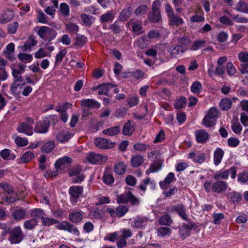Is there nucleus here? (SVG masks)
Wrapping results in <instances>:
<instances>
[{
	"label": "nucleus",
	"mask_w": 248,
	"mask_h": 248,
	"mask_svg": "<svg viewBox=\"0 0 248 248\" xmlns=\"http://www.w3.org/2000/svg\"><path fill=\"white\" fill-rule=\"evenodd\" d=\"M203 187L207 192L212 191L217 193H221L225 192L228 188V185L226 181L217 180L212 185L209 181H205Z\"/></svg>",
	"instance_id": "nucleus-1"
},
{
	"label": "nucleus",
	"mask_w": 248,
	"mask_h": 248,
	"mask_svg": "<svg viewBox=\"0 0 248 248\" xmlns=\"http://www.w3.org/2000/svg\"><path fill=\"white\" fill-rule=\"evenodd\" d=\"M4 234H9L8 240L11 244L20 243L24 239V235L20 226H16L13 229L7 228L3 229Z\"/></svg>",
	"instance_id": "nucleus-2"
},
{
	"label": "nucleus",
	"mask_w": 248,
	"mask_h": 248,
	"mask_svg": "<svg viewBox=\"0 0 248 248\" xmlns=\"http://www.w3.org/2000/svg\"><path fill=\"white\" fill-rule=\"evenodd\" d=\"M38 35L44 40L50 42L57 35V32L52 28L46 26L41 27L38 31Z\"/></svg>",
	"instance_id": "nucleus-3"
},
{
	"label": "nucleus",
	"mask_w": 248,
	"mask_h": 248,
	"mask_svg": "<svg viewBox=\"0 0 248 248\" xmlns=\"http://www.w3.org/2000/svg\"><path fill=\"white\" fill-rule=\"evenodd\" d=\"M160 1L159 0H156L153 2L152 4V11L149 14L148 19L153 23L158 22L161 19V14L160 11Z\"/></svg>",
	"instance_id": "nucleus-4"
},
{
	"label": "nucleus",
	"mask_w": 248,
	"mask_h": 248,
	"mask_svg": "<svg viewBox=\"0 0 248 248\" xmlns=\"http://www.w3.org/2000/svg\"><path fill=\"white\" fill-rule=\"evenodd\" d=\"M117 202L118 203H127L129 202L131 204H138L139 201L130 191L125 192L117 196Z\"/></svg>",
	"instance_id": "nucleus-5"
},
{
	"label": "nucleus",
	"mask_w": 248,
	"mask_h": 248,
	"mask_svg": "<svg viewBox=\"0 0 248 248\" xmlns=\"http://www.w3.org/2000/svg\"><path fill=\"white\" fill-rule=\"evenodd\" d=\"M50 126V121L47 118H45L36 123L34 131L40 134H45L48 131Z\"/></svg>",
	"instance_id": "nucleus-6"
},
{
	"label": "nucleus",
	"mask_w": 248,
	"mask_h": 248,
	"mask_svg": "<svg viewBox=\"0 0 248 248\" xmlns=\"http://www.w3.org/2000/svg\"><path fill=\"white\" fill-rule=\"evenodd\" d=\"M95 145L99 148L107 149L113 148L115 143L107 139L98 138L94 140Z\"/></svg>",
	"instance_id": "nucleus-7"
},
{
	"label": "nucleus",
	"mask_w": 248,
	"mask_h": 248,
	"mask_svg": "<svg viewBox=\"0 0 248 248\" xmlns=\"http://www.w3.org/2000/svg\"><path fill=\"white\" fill-rule=\"evenodd\" d=\"M83 187L81 186H72L69 188V193L70 196V200L72 202H77L80 196L83 193Z\"/></svg>",
	"instance_id": "nucleus-8"
},
{
	"label": "nucleus",
	"mask_w": 248,
	"mask_h": 248,
	"mask_svg": "<svg viewBox=\"0 0 248 248\" xmlns=\"http://www.w3.org/2000/svg\"><path fill=\"white\" fill-rule=\"evenodd\" d=\"M87 159L92 164H102L106 162L108 159L107 156H103L92 152L87 157Z\"/></svg>",
	"instance_id": "nucleus-9"
},
{
	"label": "nucleus",
	"mask_w": 248,
	"mask_h": 248,
	"mask_svg": "<svg viewBox=\"0 0 248 248\" xmlns=\"http://www.w3.org/2000/svg\"><path fill=\"white\" fill-rule=\"evenodd\" d=\"M148 220L146 217L137 216L131 222V226L134 229H143L145 228Z\"/></svg>",
	"instance_id": "nucleus-10"
},
{
	"label": "nucleus",
	"mask_w": 248,
	"mask_h": 248,
	"mask_svg": "<svg viewBox=\"0 0 248 248\" xmlns=\"http://www.w3.org/2000/svg\"><path fill=\"white\" fill-rule=\"evenodd\" d=\"M187 50V48L183 47L181 46L173 45L168 49L171 58H177L180 57Z\"/></svg>",
	"instance_id": "nucleus-11"
},
{
	"label": "nucleus",
	"mask_w": 248,
	"mask_h": 248,
	"mask_svg": "<svg viewBox=\"0 0 248 248\" xmlns=\"http://www.w3.org/2000/svg\"><path fill=\"white\" fill-rule=\"evenodd\" d=\"M195 137L197 142L199 143H205L210 138L209 134L204 129L196 131Z\"/></svg>",
	"instance_id": "nucleus-12"
},
{
	"label": "nucleus",
	"mask_w": 248,
	"mask_h": 248,
	"mask_svg": "<svg viewBox=\"0 0 248 248\" xmlns=\"http://www.w3.org/2000/svg\"><path fill=\"white\" fill-rule=\"evenodd\" d=\"M72 159L68 156H64L58 159L55 164L57 170H62L72 162Z\"/></svg>",
	"instance_id": "nucleus-13"
},
{
	"label": "nucleus",
	"mask_w": 248,
	"mask_h": 248,
	"mask_svg": "<svg viewBox=\"0 0 248 248\" xmlns=\"http://www.w3.org/2000/svg\"><path fill=\"white\" fill-rule=\"evenodd\" d=\"M80 105L81 107L91 108H99L100 107V104L97 101L93 99H84L80 100Z\"/></svg>",
	"instance_id": "nucleus-14"
},
{
	"label": "nucleus",
	"mask_w": 248,
	"mask_h": 248,
	"mask_svg": "<svg viewBox=\"0 0 248 248\" xmlns=\"http://www.w3.org/2000/svg\"><path fill=\"white\" fill-rule=\"evenodd\" d=\"M239 60L242 62L245 63L241 65L242 69L241 72L242 74L247 72L248 69V53L245 52H241L238 54Z\"/></svg>",
	"instance_id": "nucleus-15"
},
{
	"label": "nucleus",
	"mask_w": 248,
	"mask_h": 248,
	"mask_svg": "<svg viewBox=\"0 0 248 248\" xmlns=\"http://www.w3.org/2000/svg\"><path fill=\"white\" fill-rule=\"evenodd\" d=\"M17 130L20 133H23L28 136L33 134L32 126L29 124L21 123L17 127Z\"/></svg>",
	"instance_id": "nucleus-16"
},
{
	"label": "nucleus",
	"mask_w": 248,
	"mask_h": 248,
	"mask_svg": "<svg viewBox=\"0 0 248 248\" xmlns=\"http://www.w3.org/2000/svg\"><path fill=\"white\" fill-rule=\"evenodd\" d=\"M144 162V157L140 155H133L130 159V164L133 168H138L141 166Z\"/></svg>",
	"instance_id": "nucleus-17"
},
{
	"label": "nucleus",
	"mask_w": 248,
	"mask_h": 248,
	"mask_svg": "<svg viewBox=\"0 0 248 248\" xmlns=\"http://www.w3.org/2000/svg\"><path fill=\"white\" fill-rule=\"evenodd\" d=\"M162 163V159H157L150 165V168L146 170V174L148 175L150 173L155 172L161 169Z\"/></svg>",
	"instance_id": "nucleus-18"
},
{
	"label": "nucleus",
	"mask_w": 248,
	"mask_h": 248,
	"mask_svg": "<svg viewBox=\"0 0 248 248\" xmlns=\"http://www.w3.org/2000/svg\"><path fill=\"white\" fill-rule=\"evenodd\" d=\"M114 87L110 83L102 84L96 87L95 89L98 90V93L100 95H109V91Z\"/></svg>",
	"instance_id": "nucleus-19"
},
{
	"label": "nucleus",
	"mask_w": 248,
	"mask_h": 248,
	"mask_svg": "<svg viewBox=\"0 0 248 248\" xmlns=\"http://www.w3.org/2000/svg\"><path fill=\"white\" fill-rule=\"evenodd\" d=\"M72 134L66 131H60L56 136L57 140L62 143L67 141L72 138Z\"/></svg>",
	"instance_id": "nucleus-20"
},
{
	"label": "nucleus",
	"mask_w": 248,
	"mask_h": 248,
	"mask_svg": "<svg viewBox=\"0 0 248 248\" xmlns=\"http://www.w3.org/2000/svg\"><path fill=\"white\" fill-rule=\"evenodd\" d=\"M132 121L128 120L123 126L122 129V133L125 136H130L135 131L134 124H132Z\"/></svg>",
	"instance_id": "nucleus-21"
},
{
	"label": "nucleus",
	"mask_w": 248,
	"mask_h": 248,
	"mask_svg": "<svg viewBox=\"0 0 248 248\" xmlns=\"http://www.w3.org/2000/svg\"><path fill=\"white\" fill-rule=\"evenodd\" d=\"M26 214V212L23 208L16 207L12 213V216L15 220L19 221L24 218Z\"/></svg>",
	"instance_id": "nucleus-22"
},
{
	"label": "nucleus",
	"mask_w": 248,
	"mask_h": 248,
	"mask_svg": "<svg viewBox=\"0 0 248 248\" xmlns=\"http://www.w3.org/2000/svg\"><path fill=\"white\" fill-rule=\"evenodd\" d=\"M14 14L11 10L3 12L0 16V23H6L10 22L14 17Z\"/></svg>",
	"instance_id": "nucleus-23"
},
{
	"label": "nucleus",
	"mask_w": 248,
	"mask_h": 248,
	"mask_svg": "<svg viewBox=\"0 0 248 248\" xmlns=\"http://www.w3.org/2000/svg\"><path fill=\"white\" fill-rule=\"evenodd\" d=\"M224 152L220 148H217L214 153V161L216 166L218 165L223 157Z\"/></svg>",
	"instance_id": "nucleus-24"
},
{
	"label": "nucleus",
	"mask_w": 248,
	"mask_h": 248,
	"mask_svg": "<svg viewBox=\"0 0 248 248\" xmlns=\"http://www.w3.org/2000/svg\"><path fill=\"white\" fill-rule=\"evenodd\" d=\"M83 219V215L80 212H75L70 214L68 219L73 223L78 224Z\"/></svg>",
	"instance_id": "nucleus-25"
},
{
	"label": "nucleus",
	"mask_w": 248,
	"mask_h": 248,
	"mask_svg": "<svg viewBox=\"0 0 248 248\" xmlns=\"http://www.w3.org/2000/svg\"><path fill=\"white\" fill-rule=\"evenodd\" d=\"M227 195L233 204L238 203L242 199V194L237 191H233L229 192Z\"/></svg>",
	"instance_id": "nucleus-26"
},
{
	"label": "nucleus",
	"mask_w": 248,
	"mask_h": 248,
	"mask_svg": "<svg viewBox=\"0 0 248 248\" xmlns=\"http://www.w3.org/2000/svg\"><path fill=\"white\" fill-rule=\"evenodd\" d=\"M121 131L120 126H112L102 131V133L109 136H115L119 134Z\"/></svg>",
	"instance_id": "nucleus-27"
},
{
	"label": "nucleus",
	"mask_w": 248,
	"mask_h": 248,
	"mask_svg": "<svg viewBox=\"0 0 248 248\" xmlns=\"http://www.w3.org/2000/svg\"><path fill=\"white\" fill-rule=\"evenodd\" d=\"M133 9L131 6L127 7L121 11L120 14V19L121 21L126 20L131 16Z\"/></svg>",
	"instance_id": "nucleus-28"
},
{
	"label": "nucleus",
	"mask_w": 248,
	"mask_h": 248,
	"mask_svg": "<svg viewBox=\"0 0 248 248\" xmlns=\"http://www.w3.org/2000/svg\"><path fill=\"white\" fill-rule=\"evenodd\" d=\"M174 210L182 218L185 220H188V217L186 213V209L183 204H179L177 205L174 207Z\"/></svg>",
	"instance_id": "nucleus-29"
},
{
	"label": "nucleus",
	"mask_w": 248,
	"mask_h": 248,
	"mask_svg": "<svg viewBox=\"0 0 248 248\" xmlns=\"http://www.w3.org/2000/svg\"><path fill=\"white\" fill-rule=\"evenodd\" d=\"M177 42L179 46H181L183 47L187 48L191 44V40L188 36H181L177 39Z\"/></svg>",
	"instance_id": "nucleus-30"
},
{
	"label": "nucleus",
	"mask_w": 248,
	"mask_h": 248,
	"mask_svg": "<svg viewBox=\"0 0 248 248\" xmlns=\"http://www.w3.org/2000/svg\"><path fill=\"white\" fill-rule=\"evenodd\" d=\"M37 44V41L35 40V37L33 35L30 36L28 40L25 42L24 45L22 46L24 48V51H27L31 49L32 47L35 46Z\"/></svg>",
	"instance_id": "nucleus-31"
},
{
	"label": "nucleus",
	"mask_w": 248,
	"mask_h": 248,
	"mask_svg": "<svg viewBox=\"0 0 248 248\" xmlns=\"http://www.w3.org/2000/svg\"><path fill=\"white\" fill-rule=\"evenodd\" d=\"M6 62L0 57V79L6 80L7 78V73L5 71V65Z\"/></svg>",
	"instance_id": "nucleus-32"
},
{
	"label": "nucleus",
	"mask_w": 248,
	"mask_h": 248,
	"mask_svg": "<svg viewBox=\"0 0 248 248\" xmlns=\"http://www.w3.org/2000/svg\"><path fill=\"white\" fill-rule=\"evenodd\" d=\"M220 108L222 110H228L232 106V102L230 98H224L220 102Z\"/></svg>",
	"instance_id": "nucleus-33"
},
{
	"label": "nucleus",
	"mask_w": 248,
	"mask_h": 248,
	"mask_svg": "<svg viewBox=\"0 0 248 248\" xmlns=\"http://www.w3.org/2000/svg\"><path fill=\"white\" fill-rule=\"evenodd\" d=\"M179 233L181 237L183 239L189 236L190 234V232L189 231L188 225L184 224L182 227L180 228L179 230Z\"/></svg>",
	"instance_id": "nucleus-34"
},
{
	"label": "nucleus",
	"mask_w": 248,
	"mask_h": 248,
	"mask_svg": "<svg viewBox=\"0 0 248 248\" xmlns=\"http://www.w3.org/2000/svg\"><path fill=\"white\" fill-rule=\"evenodd\" d=\"M114 171L118 175H122L125 173L126 166L123 162H119L115 165Z\"/></svg>",
	"instance_id": "nucleus-35"
},
{
	"label": "nucleus",
	"mask_w": 248,
	"mask_h": 248,
	"mask_svg": "<svg viewBox=\"0 0 248 248\" xmlns=\"http://www.w3.org/2000/svg\"><path fill=\"white\" fill-rule=\"evenodd\" d=\"M229 177V171L225 170H221L217 171L214 175V178L217 180L220 179H227Z\"/></svg>",
	"instance_id": "nucleus-36"
},
{
	"label": "nucleus",
	"mask_w": 248,
	"mask_h": 248,
	"mask_svg": "<svg viewBox=\"0 0 248 248\" xmlns=\"http://www.w3.org/2000/svg\"><path fill=\"white\" fill-rule=\"evenodd\" d=\"M55 143L53 141L49 140L45 143L41 147V151L43 153H49L55 147Z\"/></svg>",
	"instance_id": "nucleus-37"
},
{
	"label": "nucleus",
	"mask_w": 248,
	"mask_h": 248,
	"mask_svg": "<svg viewBox=\"0 0 248 248\" xmlns=\"http://www.w3.org/2000/svg\"><path fill=\"white\" fill-rule=\"evenodd\" d=\"M31 216L32 217V219L36 221L38 218L42 220L44 217V213L42 209H34L31 212Z\"/></svg>",
	"instance_id": "nucleus-38"
},
{
	"label": "nucleus",
	"mask_w": 248,
	"mask_h": 248,
	"mask_svg": "<svg viewBox=\"0 0 248 248\" xmlns=\"http://www.w3.org/2000/svg\"><path fill=\"white\" fill-rule=\"evenodd\" d=\"M174 179V174L172 172H170L163 182H160L159 184L162 188H165L166 184H170Z\"/></svg>",
	"instance_id": "nucleus-39"
},
{
	"label": "nucleus",
	"mask_w": 248,
	"mask_h": 248,
	"mask_svg": "<svg viewBox=\"0 0 248 248\" xmlns=\"http://www.w3.org/2000/svg\"><path fill=\"white\" fill-rule=\"evenodd\" d=\"M144 184H141L139 186V188L144 192L146 189V186L150 185L151 188L154 189L155 188V183L154 181H151L150 178H147L143 180Z\"/></svg>",
	"instance_id": "nucleus-40"
},
{
	"label": "nucleus",
	"mask_w": 248,
	"mask_h": 248,
	"mask_svg": "<svg viewBox=\"0 0 248 248\" xmlns=\"http://www.w3.org/2000/svg\"><path fill=\"white\" fill-rule=\"evenodd\" d=\"M66 30L69 33H75L77 34L79 30V27L76 23L70 22L65 24Z\"/></svg>",
	"instance_id": "nucleus-41"
},
{
	"label": "nucleus",
	"mask_w": 248,
	"mask_h": 248,
	"mask_svg": "<svg viewBox=\"0 0 248 248\" xmlns=\"http://www.w3.org/2000/svg\"><path fill=\"white\" fill-rule=\"evenodd\" d=\"M171 222L172 219L168 215L161 216L159 219V223L162 225L170 226Z\"/></svg>",
	"instance_id": "nucleus-42"
},
{
	"label": "nucleus",
	"mask_w": 248,
	"mask_h": 248,
	"mask_svg": "<svg viewBox=\"0 0 248 248\" xmlns=\"http://www.w3.org/2000/svg\"><path fill=\"white\" fill-rule=\"evenodd\" d=\"M114 18V15L111 12H108L103 14L100 17V20L102 23L111 21Z\"/></svg>",
	"instance_id": "nucleus-43"
},
{
	"label": "nucleus",
	"mask_w": 248,
	"mask_h": 248,
	"mask_svg": "<svg viewBox=\"0 0 248 248\" xmlns=\"http://www.w3.org/2000/svg\"><path fill=\"white\" fill-rule=\"evenodd\" d=\"M248 5L247 3L243 1H240L236 5V10L240 12L247 13Z\"/></svg>",
	"instance_id": "nucleus-44"
},
{
	"label": "nucleus",
	"mask_w": 248,
	"mask_h": 248,
	"mask_svg": "<svg viewBox=\"0 0 248 248\" xmlns=\"http://www.w3.org/2000/svg\"><path fill=\"white\" fill-rule=\"evenodd\" d=\"M127 25H132V31L134 32H137L141 31L142 28V23L140 21L132 22L131 20L129 22Z\"/></svg>",
	"instance_id": "nucleus-45"
},
{
	"label": "nucleus",
	"mask_w": 248,
	"mask_h": 248,
	"mask_svg": "<svg viewBox=\"0 0 248 248\" xmlns=\"http://www.w3.org/2000/svg\"><path fill=\"white\" fill-rule=\"evenodd\" d=\"M34 157V154L31 152H25L21 157L20 159L22 163H26L30 162Z\"/></svg>",
	"instance_id": "nucleus-46"
},
{
	"label": "nucleus",
	"mask_w": 248,
	"mask_h": 248,
	"mask_svg": "<svg viewBox=\"0 0 248 248\" xmlns=\"http://www.w3.org/2000/svg\"><path fill=\"white\" fill-rule=\"evenodd\" d=\"M18 58L22 62L27 63L31 62L32 60V55L31 54L19 53L18 54Z\"/></svg>",
	"instance_id": "nucleus-47"
},
{
	"label": "nucleus",
	"mask_w": 248,
	"mask_h": 248,
	"mask_svg": "<svg viewBox=\"0 0 248 248\" xmlns=\"http://www.w3.org/2000/svg\"><path fill=\"white\" fill-rule=\"evenodd\" d=\"M86 42L87 38L85 36L78 34L77 35L76 42L75 44V46L81 47L86 44Z\"/></svg>",
	"instance_id": "nucleus-48"
},
{
	"label": "nucleus",
	"mask_w": 248,
	"mask_h": 248,
	"mask_svg": "<svg viewBox=\"0 0 248 248\" xmlns=\"http://www.w3.org/2000/svg\"><path fill=\"white\" fill-rule=\"evenodd\" d=\"M65 231L77 236H78L80 234L77 228L68 222L67 223Z\"/></svg>",
	"instance_id": "nucleus-49"
},
{
	"label": "nucleus",
	"mask_w": 248,
	"mask_h": 248,
	"mask_svg": "<svg viewBox=\"0 0 248 248\" xmlns=\"http://www.w3.org/2000/svg\"><path fill=\"white\" fill-rule=\"evenodd\" d=\"M116 216L118 217H123L128 211V208L126 206H119L116 209Z\"/></svg>",
	"instance_id": "nucleus-50"
},
{
	"label": "nucleus",
	"mask_w": 248,
	"mask_h": 248,
	"mask_svg": "<svg viewBox=\"0 0 248 248\" xmlns=\"http://www.w3.org/2000/svg\"><path fill=\"white\" fill-rule=\"evenodd\" d=\"M169 18L173 24L177 26L182 24L184 23L183 19L176 15L174 13L170 16Z\"/></svg>",
	"instance_id": "nucleus-51"
},
{
	"label": "nucleus",
	"mask_w": 248,
	"mask_h": 248,
	"mask_svg": "<svg viewBox=\"0 0 248 248\" xmlns=\"http://www.w3.org/2000/svg\"><path fill=\"white\" fill-rule=\"evenodd\" d=\"M67 53V50L64 49L61 50L56 56L55 57V64L61 63L63 58L65 57Z\"/></svg>",
	"instance_id": "nucleus-52"
},
{
	"label": "nucleus",
	"mask_w": 248,
	"mask_h": 248,
	"mask_svg": "<svg viewBox=\"0 0 248 248\" xmlns=\"http://www.w3.org/2000/svg\"><path fill=\"white\" fill-rule=\"evenodd\" d=\"M103 181L107 185H110L114 181L113 175L111 174L107 173L105 172L103 176Z\"/></svg>",
	"instance_id": "nucleus-53"
},
{
	"label": "nucleus",
	"mask_w": 248,
	"mask_h": 248,
	"mask_svg": "<svg viewBox=\"0 0 248 248\" xmlns=\"http://www.w3.org/2000/svg\"><path fill=\"white\" fill-rule=\"evenodd\" d=\"M205 41L203 40H198L195 41L191 46L192 50H196L205 46Z\"/></svg>",
	"instance_id": "nucleus-54"
},
{
	"label": "nucleus",
	"mask_w": 248,
	"mask_h": 248,
	"mask_svg": "<svg viewBox=\"0 0 248 248\" xmlns=\"http://www.w3.org/2000/svg\"><path fill=\"white\" fill-rule=\"evenodd\" d=\"M36 225V221L33 219L26 220L24 223V227L27 230H32Z\"/></svg>",
	"instance_id": "nucleus-55"
},
{
	"label": "nucleus",
	"mask_w": 248,
	"mask_h": 248,
	"mask_svg": "<svg viewBox=\"0 0 248 248\" xmlns=\"http://www.w3.org/2000/svg\"><path fill=\"white\" fill-rule=\"evenodd\" d=\"M12 75L14 78L13 83H18V82H22L23 79L19 72L17 71V69H13L12 72Z\"/></svg>",
	"instance_id": "nucleus-56"
},
{
	"label": "nucleus",
	"mask_w": 248,
	"mask_h": 248,
	"mask_svg": "<svg viewBox=\"0 0 248 248\" xmlns=\"http://www.w3.org/2000/svg\"><path fill=\"white\" fill-rule=\"evenodd\" d=\"M60 11L64 16H68L69 15V7L66 3H62L60 4Z\"/></svg>",
	"instance_id": "nucleus-57"
},
{
	"label": "nucleus",
	"mask_w": 248,
	"mask_h": 248,
	"mask_svg": "<svg viewBox=\"0 0 248 248\" xmlns=\"http://www.w3.org/2000/svg\"><path fill=\"white\" fill-rule=\"evenodd\" d=\"M202 123L204 125L209 127L214 125L216 124V121L213 118L205 116L203 119Z\"/></svg>",
	"instance_id": "nucleus-58"
},
{
	"label": "nucleus",
	"mask_w": 248,
	"mask_h": 248,
	"mask_svg": "<svg viewBox=\"0 0 248 248\" xmlns=\"http://www.w3.org/2000/svg\"><path fill=\"white\" fill-rule=\"evenodd\" d=\"M0 187L8 194H12L14 192L13 187L8 183H0Z\"/></svg>",
	"instance_id": "nucleus-59"
},
{
	"label": "nucleus",
	"mask_w": 248,
	"mask_h": 248,
	"mask_svg": "<svg viewBox=\"0 0 248 248\" xmlns=\"http://www.w3.org/2000/svg\"><path fill=\"white\" fill-rule=\"evenodd\" d=\"M42 221L43 225L44 226H49L59 222L57 220L44 217L42 218Z\"/></svg>",
	"instance_id": "nucleus-60"
},
{
	"label": "nucleus",
	"mask_w": 248,
	"mask_h": 248,
	"mask_svg": "<svg viewBox=\"0 0 248 248\" xmlns=\"http://www.w3.org/2000/svg\"><path fill=\"white\" fill-rule=\"evenodd\" d=\"M205 155L204 153H197L195 157L193 159V161L196 163H202L205 161Z\"/></svg>",
	"instance_id": "nucleus-61"
},
{
	"label": "nucleus",
	"mask_w": 248,
	"mask_h": 248,
	"mask_svg": "<svg viewBox=\"0 0 248 248\" xmlns=\"http://www.w3.org/2000/svg\"><path fill=\"white\" fill-rule=\"evenodd\" d=\"M202 89V84L199 81H195L191 86V90L193 93H199Z\"/></svg>",
	"instance_id": "nucleus-62"
},
{
	"label": "nucleus",
	"mask_w": 248,
	"mask_h": 248,
	"mask_svg": "<svg viewBox=\"0 0 248 248\" xmlns=\"http://www.w3.org/2000/svg\"><path fill=\"white\" fill-rule=\"evenodd\" d=\"M18 23L17 21L14 22L13 23L9 24L7 27L8 31L9 33H15L18 28Z\"/></svg>",
	"instance_id": "nucleus-63"
},
{
	"label": "nucleus",
	"mask_w": 248,
	"mask_h": 248,
	"mask_svg": "<svg viewBox=\"0 0 248 248\" xmlns=\"http://www.w3.org/2000/svg\"><path fill=\"white\" fill-rule=\"evenodd\" d=\"M238 181L244 184L248 181V172H242L238 174Z\"/></svg>",
	"instance_id": "nucleus-64"
}]
</instances>
